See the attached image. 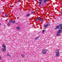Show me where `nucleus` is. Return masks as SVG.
Returning <instances> with one entry per match:
<instances>
[{
	"mask_svg": "<svg viewBox=\"0 0 62 62\" xmlns=\"http://www.w3.org/2000/svg\"><path fill=\"white\" fill-rule=\"evenodd\" d=\"M50 25V23H49L48 24H47L46 25H44V28H46L48 26H49Z\"/></svg>",
	"mask_w": 62,
	"mask_h": 62,
	"instance_id": "nucleus-1",
	"label": "nucleus"
},
{
	"mask_svg": "<svg viewBox=\"0 0 62 62\" xmlns=\"http://www.w3.org/2000/svg\"><path fill=\"white\" fill-rule=\"evenodd\" d=\"M42 53L44 54H46L47 52V50L45 49H44L42 51Z\"/></svg>",
	"mask_w": 62,
	"mask_h": 62,
	"instance_id": "nucleus-2",
	"label": "nucleus"
},
{
	"mask_svg": "<svg viewBox=\"0 0 62 62\" xmlns=\"http://www.w3.org/2000/svg\"><path fill=\"white\" fill-rule=\"evenodd\" d=\"M56 55L57 57L59 56V50H58V51H57L56 53Z\"/></svg>",
	"mask_w": 62,
	"mask_h": 62,
	"instance_id": "nucleus-3",
	"label": "nucleus"
},
{
	"mask_svg": "<svg viewBox=\"0 0 62 62\" xmlns=\"http://www.w3.org/2000/svg\"><path fill=\"white\" fill-rule=\"evenodd\" d=\"M2 52H5L6 50V48H2Z\"/></svg>",
	"mask_w": 62,
	"mask_h": 62,
	"instance_id": "nucleus-4",
	"label": "nucleus"
},
{
	"mask_svg": "<svg viewBox=\"0 0 62 62\" xmlns=\"http://www.w3.org/2000/svg\"><path fill=\"white\" fill-rule=\"evenodd\" d=\"M59 26L58 25L56 26L55 29V30H57V29H59Z\"/></svg>",
	"mask_w": 62,
	"mask_h": 62,
	"instance_id": "nucleus-5",
	"label": "nucleus"
},
{
	"mask_svg": "<svg viewBox=\"0 0 62 62\" xmlns=\"http://www.w3.org/2000/svg\"><path fill=\"white\" fill-rule=\"evenodd\" d=\"M43 0H39V1H40V2H39V4L41 5V2H43Z\"/></svg>",
	"mask_w": 62,
	"mask_h": 62,
	"instance_id": "nucleus-6",
	"label": "nucleus"
},
{
	"mask_svg": "<svg viewBox=\"0 0 62 62\" xmlns=\"http://www.w3.org/2000/svg\"><path fill=\"white\" fill-rule=\"evenodd\" d=\"M16 29L18 30H20L21 29V28L17 26L16 28Z\"/></svg>",
	"mask_w": 62,
	"mask_h": 62,
	"instance_id": "nucleus-7",
	"label": "nucleus"
},
{
	"mask_svg": "<svg viewBox=\"0 0 62 62\" xmlns=\"http://www.w3.org/2000/svg\"><path fill=\"white\" fill-rule=\"evenodd\" d=\"M61 30L60 29H59V30L58 31V32L60 33H61Z\"/></svg>",
	"mask_w": 62,
	"mask_h": 62,
	"instance_id": "nucleus-8",
	"label": "nucleus"
},
{
	"mask_svg": "<svg viewBox=\"0 0 62 62\" xmlns=\"http://www.w3.org/2000/svg\"><path fill=\"white\" fill-rule=\"evenodd\" d=\"M60 35V33L58 32L56 34V35L57 36H59Z\"/></svg>",
	"mask_w": 62,
	"mask_h": 62,
	"instance_id": "nucleus-9",
	"label": "nucleus"
},
{
	"mask_svg": "<svg viewBox=\"0 0 62 62\" xmlns=\"http://www.w3.org/2000/svg\"><path fill=\"white\" fill-rule=\"evenodd\" d=\"M49 0H44L43 1V2H48Z\"/></svg>",
	"mask_w": 62,
	"mask_h": 62,
	"instance_id": "nucleus-10",
	"label": "nucleus"
},
{
	"mask_svg": "<svg viewBox=\"0 0 62 62\" xmlns=\"http://www.w3.org/2000/svg\"><path fill=\"white\" fill-rule=\"evenodd\" d=\"M2 47L3 48H6V46L4 44H3L2 45Z\"/></svg>",
	"mask_w": 62,
	"mask_h": 62,
	"instance_id": "nucleus-11",
	"label": "nucleus"
},
{
	"mask_svg": "<svg viewBox=\"0 0 62 62\" xmlns=\"http://www.w3.org/2000/svg\"><path fill=\"white\" fill-rule=\"evenodd\" d=\"M58 26H59V27H62V24H60Z\"/></svg>",
	"mask_w": 62,
	"mask_h": 62,
	"instance_id": "nucleus-12",
	"label": "nucleus"
},
{
	"mask_svg": "<svg viewBox=\"0 0 62 62\" xmlns=\"http://www.w3.org/2000/svg\"><path fill=\"white\" fill-rule=\"evenodd\" d=\"M40 22H42L43 21V18H40Z\"/></svg>",
	"mask_w": 62,
	"mask_h": 62,
	"instance_id": "nucleus-13",
	"label": "nucleus"
},
{
	"mask_svg": "<svg viewBox=\"0 0 62 62\" xmlns=\"http://www.w3.org/2000/svg\"><path fill=\"white\" fill-rule=\"evenodd\" d=\"M30 15V14H28L26 16L27 17H29V16Z\"/></svg>",
	"mask_w": 62,
	"mask_h": 62,
	"instance_id": "nucleus-14",
	"label": "nucleus"
},
{
	"mask_svg": "<svg viewBox=\"0 0 62 62\" xmlns=\"http://www.w3.org/2000/svg\"><path fill=\"white\" fill-rule=\"evenodd\" d=\"M31 14H33V13H34V12L33 11V10H32L31 12Z\"/></svg>",
	"mask_w": 62,
	"mask_h": 62,
	"instance_id": "nucleus-15",
	"label": "nucleus"
},
{
	"mask_svg": "<svg viewBox=\"0 0 62 62\" xmlns=\"http://www.w3.org/2000/svg\"><path fill=\"white\" fill-rule=\"evenodd\" d=\"M21 56L22 57H23L24 56V54H22L21 55Z\"/></svg>",
	"mask_w": 62,
	"mask_h": 62,
	"instance_id": "nucleus-16",
	"label": "nucleus"
},
{
	"mask_svg": "<svg viewBox=\"0 0 62 62\" xmlns=\"http://www.w3.org/2000/svg\"><path fill=\"white\" fill-rule=\"evenodd\" d=\"M5 16L6 17V18L8 17V14L5 15Z\"/></svg>",
	"mask_w": 62,
	"mask_h": 62,
	"instance_id": "nucleus-17",
	"label": "nucleus"
},
{
	"mask_svg": "<svg viewBox=\"0 0 62 62\" xmlns=\"http://www.w3.org/2000/svg\"><path fill=\"white\" fill-rule=\"evenodd\" d=\"M46 4V3H45L44 4H42V6H44V5H45Z\"/></svg>",
	"mask_w": 62,
	"mask_h": 62,
	"instance_id": "nucleus-18",
	"label": "nucleus"
},
{
	"mask_svg": "<svg viewBox=\"0 0 62 62\" xmlns=\"http://www.w3.org/2000/svg\"><path fill=\"white\" fill-rule=\"evenodd\" d=\"M39 38V37H38L36 38H35V40H37V39H38Z\"/></svg>",
	"mask_w": 62,
	"mask_h": 62,
	"instance_id": "nucleus-19",
	"label": "nucleus"
},
{
	"mask_svg": "<svg viewBox=\"0 0 62 62\" xmlns=\"http://www.w3.org/2000/svg\"><path fill=\"white\" fill-rule=\"evenodd\" d=\"M7 25L8 26H10V23H8V24H7Z\"/></svg>",
	"mask_w": 62,
	"mask_h": 62,
	"instance_id": "nucleus-20",
	"label": "nucleus"
},
{
	"mask_svg": "<svg viewBox=\"0 0 62 62\" xmlns=\"http://www.w3.org/2000/svg\"><path fill=\"white\" fill-rule=\"evenodd\" d=\"M16 22V21H13V23H15Z\"/></svg>",
	"mask_w": 62,
	"mask_h": 62,
	"instance_id": "nucleus-21",
	"label": "nucleus"
},
{
	"mask_svg": "<svg viewBox=\"0 0 62 62\" xmlns=\"http://www.w3.org/2000/svg\"><path fill=\"white\" fill-rule=\"evenodd\" d=\"M9 22L10 23H12V20H10L9 21Z\"/></svg>",
	"mask_w": 62,
	"mask_h": 62,
	"instance_id": "nucleus-22",
	"label": "nucleus"
},
{
	"mask_svg": "<svg viewBox=\"0 0 62 62\" xmlns=\"http://www.w3.org/2000/svg\"><path fill=\"white\" fill-rule=\"evenodd\" d=\"M45 32V30H43L42 31V33H44V32Z\"/></svg>",
	"mask_w": 62,
	"mask_h": 62,
	"instance_id": "nucleus-23",
	"label": "nucleus"
},
{
	"mask_svg": "<svg viewBox=\"0 0 62 62\" xmlns=\"http://www.w3.org/2000/svg\"><path fill=\"white\" fill-rule=\"evenodd\" d=\"M7 56H9V57H10L11 56L10 55H9V54H7Z\"/></svg>",
	"mask_w": 62,
	"mask_h": 62,
	"instance_id": "nucleus-24",
	"label": "nucleus"
},
{
	"mask_svg": "<svg viewBox=\"0 0 62 62\" xmlns=\"http://www.w3.org/2000/svg\"><path fill=\"white\" fill-rule=\"evenodd\" d=\"M40 17H39L37 19L38 20H40Z\"/></svg>",
	"mask_w": 62,
	"mask_h": 62,
	"instance_id": "nucleus-25",
	"label": "nucleus"
},
{
	"mask_svg": "<svg viewBox=\"0 0 62 62\" xmlns=\"http://www.w3.org/2000/svg\"><path fill=\"white\" fill-rule=\"evenodd\" d=\"M1 59H2V57H1V56H0V60H1Z\"/></svg>",
	"mask_w": 62,
	"mask_h": 62,
	"instance_id": "nucleus-26",
	"label": "nucleus"
},
{
	"mask_svg": "<svg viewBox=\"0 0 62 62\" xmlns=\"http://www.w3.org/2000/svg\"><path fill=\"white\" fill-rule=\"evenodd\" d=\"M20 0H18L17 2L18 3H19V2H20Z\"/></svg>",
	"mask_w": 62,
	"mask_h": 62,
	"instance_id": "nucleus-27",
	"label": "nucleus"
},
{
	"mask_svg": "<svg viewBox=\"0 0 62 62\" xmlns=\"http://www.w3.org/2000/svg\"><path fill=\"white\" fill-rule=\"evenodd\" d=\"M36 21H38V19H36Z\"/></svg>",
	"mask_w": 62,
	"mask_h": 62,
	"instance_id": "nucleus-28",
	"label": "nucleus"
},
{
	"mask_svg": "<svg viewBox=\"0 0 62 62\" xmlns=\"http://www.w3.org/2000/svg\"><path fill=\"white\" fill-rule=\"evenodd\" d=\"M1 12H0V16H1Z\"/></svg>",
	"mask_w": 62,
	"mask_h": 62,
	"instance_id": "nucleus-29",
	"label": "nucleus"
},
{
	"mask_svg": "<svg viewBox=\"0 0 62 62\" xmlns=\"http://www.w3.org/2000/svg\"><path fill=\"white\" fill-rule=\"evenodd\" d=\"M61 29H62V27H61Z\"/></svg>",
	"mask_w": 62,
	"mask_h": 62,
	"instance_id": "nucleus-30",
	"label": "nucleus"
},
{
	"mask_svg": "<svg viewBox=\"0 0 62 62\" xmlns=\"http://www.w3.org/2000/svg\"><path fill=\"white\" fill-rule=\"evenodd\" d=\"M61 14L62 15V12H61Z\"/></svg>",
	"mask_w": 62,
	"mask_h": 62,
	"instance_id": "nucleus-31",
	"label": "nucleus"
},
{
	"mask_svg": "<svg viewBox=\"0 0 62 62\" xmlns=\"http://www.w3.org/2000/svg\"><path fill=\"white\" fill-rule=\"evenodd\" d=\"M10 7H11V8H12V6H10Z\"/></svg>",
	"mask_w": 62,
	"mask_h": 62,
	"instance_id": "nucleus-32",
	"label": "nucleus"
},
{
	"mask_svg": "<svg viewBox=\"0 0 62 62\" xmlns=\"http://www.w3.org/2000/svg\"><path fill=\"white\" fill-rule=\"evenodd\" d=\"M34 1H37V0H33Z\"/></svg>",
	"mask_w": 62,
	"mask_h": 62,
	"instance_id": "nucleus-33",
	"label": "nucleus"
},
{
	"mask_svg": "<svg viewBox=\"0 0 62 62\" xmlns=\"http://www.w3.org/2000/svg\"><path fill=\"white\" fill-rule=\"evenodd\" d=\"M1 25V23H0V26Z\"/></svg>",
	"mask_w": 62,
	"mask_h": 62,
	"instance_id": "nucleus-34",
	"label": "nucleus"
}]
</instances>
